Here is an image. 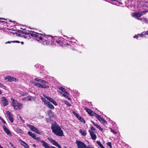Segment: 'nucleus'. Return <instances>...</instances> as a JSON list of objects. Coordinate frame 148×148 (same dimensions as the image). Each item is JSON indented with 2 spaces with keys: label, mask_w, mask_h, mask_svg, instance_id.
<instances>
[{
  "label": "nucleus",
  "mask_w": 148,
  "mask_h": 148,
  "mask_svg": "<svg viewBox=\"0 0 148 148\" xmlns=\"http://www.w3.org/2000/svg\"><path fill=\"white\" fill-rule=\"evenodd\" d=\"M111 131L112 132L113 134H116L117 132L115 131L114 130H112V129H111Z\"/></svg>",
  "instance_id": "nucleus-37"
},
{
  "label": "nucleus",
  "mask_w": 148,
  "mask_h": 148,
  "mask_svg": "<svg viewBox=\"0 0 148 148\" xmlns=\"http://www.w3.org/2000/svg\"><path fill=\"white\" fill-rule=\"evenodd\" d=\"M0 87L2 88H4V89L5 87V86L3 85V84H1L0 82Z\"/></svg>",
  "instance_id": "nucleus-34"
},
{
  "label": "nucleus",
  "mask_w": 148,
  "mask_h": 148,
  "mask_svg": "<svg viewBox=\"0 0 148 148\" xmlns=\"http://www.w3.org/2000/svg\"><path fill=\"white\" fill-rule=\"evenodd\" d=\"M7 116L10 121L12 123L14 121V119L13 118V115L10 112L7 111Z\"/></svg>",
  "instance_id": "nucleus-10"
},
{
  "label": "nucleus",
  "mask_w": 148,
  "mask_h": 148,
  "mask_svg": "<svg viewBox=\"0 0 148 148\" xmlns=\"http://www.w3.org/2000/svg\"><path fill=\"white\" fill-rule=\"evenodd\" d=\"M140 20L141 21H143L144 23H147L148 22V20L147 18H141V19H140Z\"/></svg>",
  "instance_id": "nucleus-26"
},
{
  "label": "nucleus",
  "mask_w": 148,
  "mask_h": 148,
  "mask_svg": "<svg viewBox=\"0 0 148 148\" xmlns=\"http://www.w3.org/2000/svg\"><path fill=\"white\" fill-rule=\"evenodd\" d=\"M27 126L33 132L35 129L36 128L34 126L29 125H27Z\"/></svg>",
  "instance_id": "nucleus-21"
},
{
  "label": "nucleus",
  "mask_w": 148,
  "mask_h": 148,
  "mask_svg": "<svg viewBox=\"0 0 148 148\" xmlns=\"http://www.w3.org/2000/svg\"><path fill=\"white\" fill-rule=\"evenodd\" d=\"M85 110L87 111V112L91 116H94L96 113L94 112L93 111H92L90 110L89 109L86 108H85Z\"/></svg>",
  "instance_id": "nucleus-12"
},
{
  "label": "nucleus",
  "mask_w": 148,
  "mask_h": 148,
  "mask_svg": "<svg viewBox=\"0 0 148 148\" xmlns=\"http://www.w3.org/2000/svg\"><path fill=\"white\" fill-rule=\"evenodd\" d=\"M3 19V18H0V20L1 19Z\"/></svg>",
  "instance_id": "nucleus-54"
},
{
  "label": "nucleus",
  "mask_w": 148,
  "mask_h": 148,
  "mask_svg": "<svg viewBox=\"0 0 148 148\" xmlns=\"http://www.w3.org/2000/svg\"><path fill=\"white\" fill-rule=\"evenodd\" d=\"M147 12V11H143L141 12H140V14L141 16L143 15V14H145L146 12Z\"/></svg>",
  "instance_id": "nucleus-29"
},
{
  "label": "nucleus",
  "mask_w": 148,
  "mask_h": 148,
  "mask_svg": "<svg viewBox=\"0 0 148 148\" xmlns=\"http://www.w3.org/2000/svg\"><path fill=\"white\" fill-rule=\"evenodd\" d=\"M28 134H29L30 136H32V137L34 139L35 138H36V134H34L30 132H29L28 133Z\"/></svg>",
  "instance_id": "nucleus-23"
},
{
  "label": "nucleus",
  "mask_w": 148,
  "mask_h": 148,
  "mask_svg": "<svg viewBox=\"0 0 148 148\" xmlns=\"http://www.w3.org/2000/svg\"><path fill=\"white\" fill-rule=\"evenodd\" d=\"M31 97H27L23 98V100H25L26 101H30L32 100V99H31Z\"/></svg>",
  "instance_id": "nucleus-25"
},
{
  "label": "nucleus",
  "mask_w": 148,
  "mask_h": 148,
  "mask_svg": "<svg viewBox=\"0 0 148 148\" xmlns=\"http://www.w3.org/2000/svg\"><path fill=\"white\" fill-rule=\"evenodd\" d=\"M89 131L90 133V135L91 136L93 140H96V139L97 138V137L96 135V134H95L94 132H92V131H91L90 130H89Z\"/></svg>",
  "instance_id": "nucleus-15"
},
{
  "label": "nucleus",
  "mask_w": 148,
  "mask_h": 148,
  "mask_svg": "<svg viewBox=\"0 0 148 148\" xmlns=\"http://www.w3.org/2000/svg\"><path fill=\"white\" fill-rule=\"evenodd\" d=\"M33 132H34L37 134H39V132L38 130L36 128L34 130Z\"/></svg>",
  "instance_id": "nucleus-30"
},
{
  "label": "nucleus",
  "mask_w": 148,
  "mask_h": 148,
  "mask_svg": "<svg viewBox=\"0 0 148 148\" xmlns=\"http://www.w3.org/2000/svg\"><path fill=\"white\" fill-rule=\"evenodd\" d=\"M60 93L62 94L63 96H64L65 97L67 98V99H70V98L67 95V93L65 91V92H60Z\"/></svg>",
  "instance_id": "nucleus-19"
},
{
  "label": "nucleus",
  "mask_w": 148,
  "mask_h": 148,
  "mask_svg": "<svg viewBox=\"0 0 148 148\" xmlns=\"http://www.w3.org/2000/svg\"><path fill=\"white\" fill-rule=\"evenodd\" d=\"M76 143L78 148H90L92 147L90 146H87L84 143L80 141L77 140Z\"/></svg>",
  "instance_id": "nucleus-5"
},
{
  "label": "nucleus",
  "mask_w": 148,
  "mask_h": 148,
  "mask_svg": "<svg viewBox=\"0 0 148 148\" xmlns=\"http://www.w3.org/2000/svg\"><path fill=\"white\" fill-rule=\"evenodd\" d=\"M79 132L81 134L84 136H85L86 135V132L84 130L80 129L79 130Z\"/></svg>",
  "instance_id": "nucleus-22"
},
{
  "label": "nucleus",
  "mask_w": 148,
  "mask_h": 148,
  "mask_svg": "<svg viewBox=\"0 0 148 148\" xmlns=\"http://www.w3.org/2000/svg\"><path fill=\"white\" fill-rule=\"evenodd\" d=\"M48 140L50 141L51 143L53 145L56 146L58 144V143L56 142L55 140L52 139L50 138H48Z\"/></svg>",
  "instance_id": "nucleus-16"
},
{
  "label": "nucleus",
  "mask_w": 148,
  "mask_h": 148,
  "mask_svg": "<svg viewBox=\"0 0 148 148\" xmlns=\"http://www.w3.org/2000/svg\"><path fill=\"white\" fill-rule=\"evenodd\" d=\"M97 144L100 146V147H101V148H103L104 147L103 146L101 143L100 141H97Z\"/></svg>",
  "instance_id": "nucleus-27"
},
{
  "label": "nucleus",
  "mask_w": 148,
  "mask_h": 148,
  "mask_svg": "<svg viewBox=\"0 0 148 148\" xmlns=\"http://www.w3.org/2000/svg\"><path fill=\"white\" fill-rule=\"evenodd\" d=\"M13 100L12 103V105L14 109L18 110L21 109L23 107V104L19 103L17 101L12 99Z\"/></svg>",
  "instance_id": "nucleus-2"
},
{
  "label": "nucleus",
  "mask_w": 148,
  "mask_h": 148,
  "mask_svg": "<svg viewBox=\"0 0 148 148\" xmlns=\"http://www.w3.org/2000/svg\"><path fill=\"white\" fill-rule=\"evenodd\" d=\"M19 117L20 119H21V118H22L21 116H19Z\"/></svg>",
  "instance_id": "nucleus-52"
},
{
  "label": "nucleus",
  "mask_w": 148,
  "mask_h": 148,
  "mask_svg": "<svg viewBox=\"0 0 148 148\" xmlns=\"http://www.w3.org/2000/svg\"><path fill=\"white\" fill-rule=\"evenodd\" d=\"M90 148H94L93 147H90Z\"/></svg>",
  "instance_id": "nucleus-56"
},
{
  "label": "nucleus",
  "mask_w": 148,
  "mask_h": 148,
  "mask_svg": "<svg viewBox=\"0 0 148 148\" xmlns=\"http://www.w3.org/2000/svg\"><path fill=\"white\" fill-rule=\"evenodd\" d=\"M28 34H30L32 36L36 38H37L36 40L38 41H39L38 39L41 40H42V38L40 36L38 35V34L43 35V34L38 33L37 32H35L34 31H30L29 33H28Z\"/></svg>",
  "instance_id": "nucleus-3"
},
{
  "label": "nucleus",
  "mask_w": 148,
  "mask_h": 148,
  "mask_svg": "<svg viewBox=\"0 0 148 148\" xmlns=\"http://www.w3.org/2000/svg\"><path fill=\"white\" fill-rule=\"evenodd\" d=\"M91 131H92V132L93 131H95V129L93 127H91V130H90Z\"/></svg>",
  "instance_id": "nucleus-36"
},
{
  "label": "nucleus",
  "mask_w": 148,
  "mask_h": 148,
  "mask_svg": "<svg viewBox=\"0 0 148 148\" xmlns=\"http://www.w3.org/2000/svg\"><path fill=\"white\" fill-rule=\"evenodd\" d=\"M39 80L40 79L38 80V82L36 83L34 82H33L32 83L36 86L41 88H48L49 87V86H45L42 84H41V82H39Z\"/></svg>",
  "instance_id": "nucleus-6"
},
{
  "label": "nucleus",
  "mask_w": 148,
  "mask_h": 148,
  "mask_svg": "<svg viewBox=\"0 0 148 148\" xmlns=\"http://www.w3.org/2000/svg\"><path fill=\"white\" fill-rule=\"evenodd\" d=\"M34 139L37 140L38 141H40L42 143V145L45 148H56L54 146H49L47 143L43 140L40 139L39 137H36Z\"/></svg>",
  "instance_id": "nucleus-4"
},
{
  "label": "nucleus",
  "mask_w": 148,
  "mask_h": 148,
  "mask_svg": "<svg viewBox=\"0 0 148 148\" xmlns=\"http://www.w3.org/2000/svg\"><path fill=\"white\" fill-rule=\"evenodd\" d=\"M25 147V148H29V147Z\"/></svg>",
  "instance_id": "nucleus-51"
},
{
  "label": "nucleus",
  "mask_w": 148,
  "mask_h": 148,
  "mask_svg": "<svg viewBox=\"0 0 148 148\" xmlns=\"http://www.w3.org/2000/svg\"><path fill=\"white\" fill-rule=\"evenodd\" d=\"M1 101L3 106H5L8 104V101L7 99L4 97H2Z\"/></svg>",
  "instance_id": "nucleus-9"
},
{
  "label": "nucleus",
  "mask_w": 148,
  "mask_h": 148,
  "mask_svg": "<svg viewBox=\"0 0 148 148\" xmlns=\"http://www.w3.org/2000/svg\"><path fill=\"white\" fill-rule=\"evenodd\" d=\"M2 92L1 91V90H0V95H1V94H2Z\"/></svg>",
  "instance_id": "nucleus-48"
},
{
  "label": "nucleus",
  "mask_w": 148,
  "mask_h": 148,
  "mask_svg": "<svg viewBox=\"0 0 148 148\" xmlns=\"http://www.w3.org/2000/svg\"><path fill=\"white\" fill-rule=\"evenodd\" d=\"M132 16L135 18L137 19H139V18L142 16L140 13V12L138 13H134L132 14Z\"/></svg>",
  "instance_id": "nucleus-11"
},
{
  "label": "nucleus",
  "mask_w": 148,
  "mask_h": 148,
  "mask_svg": "<svg viewBox=\"0 0 148 148\" xmlns=\"http://www.w3.org/2000/svg\"><path fill=\"white\" fill-rule=\"evenodd\" d=\"M21 44H23V42H21Z\"/></svg>",
  "instance_id": "nucleus-53"
},
{
  "label": "nucleus",
  "mask_w": 148,
  "mask_h": 148,
  "mask_svg": "<svg viewBox=\"0 0 148 148\" xmlns=\"http://www.w3.org/2000/svg\"><path fill=\"white\" fill-rule=\"evenodd\" d=\"M56 146L57 147L59 148H62L60 146V145H59L58 144Z\"/></svg>",
  "instance_id": "nucleus-42"
},
{
  "label": "nucleus",
  "mask_w": 148,
  "mask_h": 148,
  "mask_svg": "<svg viewBox=\"0 0 148 148\" xmlns=\"http://www.w3.org/2000/svg\"><path fill=\"white\" fill-rule=\"evenodd\" d=\"M2 92L1 91V90H0V95H1V94H2Z\"/></svg>",
  "instance_id": "nucleus-49"
},
{
  "label": "nucleus",
  "mask_w": 148,
  "mask_h": 148,
  "mask_svg": "<svg viewBox=\"0 0 148 148\" xmlns=\"http://www.w3.org/2000/svg\"><path fill=\"white\" fill-rule=\"evenodd\" d=\"M0 119L1 120H2V121L4 123H5V122L2 119V118L1 117H0Z\"/></svg>",
  "instance_id": "nucleus-43"
},
{
  "label": "nucleus",
  "mask_w": 148,
  "mask_h": 148,
  "mask_svg": "<svg viewBox=\"0 0 148 148\" xmlns=\"http://www.w3.org/2000/svg\"><path fill=\"white\" fill-rule=\"evenodd\" d=\"M33 145L34 147L35 146V145L34 144H33Z\"/></svg>",
  "instance_id": "nucleus-55"
},
{
  "label": "nucleus",
  "mask_w": 148,
  "mask_h": 148,
  "mask_svg": "<svg viewBox=\"0 0 148 148\" xmlns=\"http://www.w3.org/2000/svg\"><path fill=\"white\" fill-rule=\"evenodd\" d=\"M11 42H16V43H19L20 42L18 41H11Z\"/></svg>",
  "instance_id": "nucleus-40"
},
{
  "label": "nucleus",
  "mask_w": 148,
  "mask_h": 148,
  "mask_svg": "<svg viewBox=\"0 0 148 148\" xmlns=\"http://www.w3.org/2000/svg\"><path fill=\"white\" fill-rule=\"evenodd\" d=\"M92 123L96 126L97 127V126L98 125L97 124L95 123L94 121H92Z\"/></svg>",
  "instance_id": "nucleus-38"
},
{
  "label": "nucleus",
  "mask_w": 148,
  "mask_h": 148,
  "mask_svg": "<svg viewBox=\"0 0 148 148\" xmlns=\"http://www.w3.org/2000/svg\"><path fill=\"white\" fill-rule=\"evenodd\" d=\"M97 127L99 130H101V131H102L103 129L99 125H98L97 126Z\"/></svg>",
  "instance_id": "nucleus-35"
},
{
  "label": "nucleus",
  "mask_w": 148,
  "mask_h": 148,
  "mask_svg": "<svg viewBox=\"0 0 148 148\" xmlns=\"http://www.w3.org/2000/svg\"><path fill=\"white\" fill-rule=\"evenodd\" d=\"M3 127L4 131H5L7 135L8 136H11V134L10 131L4 125H3Z\"/></svg>",
  "instance_id": "nucleus-13"
},
{
  "label": "nucleus",
  "mask_w": 148,
  "mask_h": 148,
  "mask_svg": "<svg viewBox=\"0 0 148 148\" xmlns=\"http://www.w3.org/2000/svg\"><path fill=\"white\" fill-rule=\"evenodd\" d=\"M10 42H11H11H10L9 41H8V42H6V43H10Z\"/></svg>",
  "instance_id": "nucleus-47"
},
{
  "label": "nucleus",
  "mask_w": 148,
  "mask_h": 148,
  "mask_svg": "<svg viewBox=\"0 0 148 148\" xmlns=\"http://www.w3.org/2000/svg\"><path fill=\"white\" fill-rule=\"evenodd\" d=\"M46 121L47 122L49 123L50 122V120L49 118H46Z\"/></svg>",
  "instance_id": "nucleus-39"
},
{
  "label": "nucleus",
  "mask_w": 148,
  "mask_h": 148,
  "mask_svg": "<svg viewBox=\"0 0 148 148\" xmlns=\"http://www.w3.org/2000/svg\"><path fill=\"white\" fill-rule=\"evenodd\" d=\"M38 79H38L36 78V79H35L34 80V81H37L38 82Z\"/></svg>",
  "instance_id": "nucleus-45"
},
{
  "label": "nucleus",
  "mask_w": 148,
  "mask_h": 148,
  "mask_svg": "<svg viewBox=\"0 0 148 148\" xmlns=\"http://www.w3.org/2000/svg\"><path fill=\"white\" fill-rule=\"evenodd\" d=\"M39 82H41V84H42L43 85H45V86H49L48 84V83L47 82L45 81L44 80H42L41 79H40L39 80Z\"/></svg>",
  "instance_id": "nucleus-20"
},
{
  "label": "nucleus",
  "mask_w": 148,
  "mask_h": 148,
  "mask_svg": "<svg viewBox=\"0 0 148 148\" xmlns=\"http://www.w3.org/2000/svg\"><path fill=\"white\" fill-rule=\"evenodd\" d=\"M25 33V34H26V33Z\"/></svg>",
  "instance_id": "nucleus-57"
},
{
  "label": "nucleus",
  "mask_w": 148,
  "mask_h": 148,
  "mask_svg": "<svg viewBox=\"0 0 148 148\" xmlns=\"http://www.w3.org/2000/svg\"><path fill=\"white\" fill-rule=\"evenodd\" d=\"M45 97H41V99L42 101L44 102V103L45 104V105H47L49 103V101H48V99H47L48 97H49L45 96H44Z\"/></svg>",
  "instance_id": "nucleus-14"
},
{
  "label": "nucleus",
  "mask_w": 148,
  "mask_h": 148,
  "mask_svg": "<svg viewBox=\"0 0 148 148\" xmlns=\"http://www.w3.org/2000/svg\"><path fill=\"white\" fill-rule=\"evenodd\" d=\"M74 114H75V116L77 117V118L78 117V116H78V114L77 113H75V112H74Z\"/></svg>",
  "instance_id": "nucleus-41"
},
{
  "label": "nucleus",
  "mask_w": 148,
  "mask_h": 148,
  "mask_svg": "<svg viewBox=\"0 0 148 148\" xmlns=\"http://www.w3.org/2000/svg\"><path fill=\"white\" fill-rule=\"evenodd\" d=\"M94 116L99 121H100L102 123L104 124L107 123L106 121L103 118H102L101 116H99L98 115L96 114Z\"/></svg>",
  "instance_id": "nucleus-8"
},
{
  "label": "nucleus",
  "mask_w": 148,
  "mask_h": 148,
  "mask_svg": "<svg viewBox=\"0 0 148 148\" xmlns=\"http://www.w3.org/2000/svg\"><path fill=\"white\" fill-rule=\"evenodd\" d=\"M46 106L49 108L53 109L54 108V106L51 104L49 102Z\"/></svg>",
  "instance_id": "nucleus-24"
},
{
  "label": "nucleus",
  "mask_w": 148,
  "mask_h": 148,
  "mask_svg": "<svg viewBox=\"0 0 148 148\" xmlns=\"http://www.w3.org/2000/svg\"><path fill=\"white\" fill-rule=\"evenodd\" d=\"M103 148H105V147H104Z\"/></svg>",
  "instance_id": "nucleus-58"
},
{
  "label": "nucleus",
  "mask_w": 148,
  "mask_h": 148,
  "mask_svg": "<svg viewBox=\"0 0 148 148\" xmlns=\"http://www.w3.org/2000/svg\"><path fill=\"white\" fill-rule=\"evenodd\" d=\"M47 98V99H48L49 101L51 102L54 105L57 106V105L56 102L53 99L50 97H48Z\"/></svg>",
  "instance_id": "nucleus-17"
},
{
  "label": "nucleus",
  "mask_w": 148,
  "mask_h": 148,
  "mask_svg": "<svg viewBox=\"0 0 148 148\" xmlns=\"http://www.w3.org/2000/svg\"><path fill=\"white\" fill-rule=\"evenodd\" d=\"M20 120L23 123H24V121L23 120V119L22 118H21V119H20Z\"/></svg>",
  "instance_id": "nucleus-44"
},
{
  "label": "nucleus",
  "mask_w": 148,
  "mask_h": 148,
  "mask_svg": "<svg viewBox=\"0 0 148 148\" xmlns=\"http://www.w3.org/2000/svg\"><path fill=\"white\" fill-rule=\"evenodd\" d=\"M59 90H61L62 91V92H64L65 91V88L62 87L59 88Z\"/></svg>",
  "instance_id": "nucleus-32"
},
{
  "label": "nucleus",
  "mask_w": 148,
  "mask_h": 148,
  "mask_svg": "<svg viewBox=\"0 0 148 148\" xmlns=\"http://www.w3.org/2000/svg\"><path fill=\"white\" fill-rule=\"evenodd\" d=\"M51 128L52 130V132L56 135L60 136H63L62 131L56 123L52 124Z\"/></svg>",
  "instance_id": "nucleus-1"
},
{
  "label": "nucleus",
  "mask_w": 148,
  "mask_h": 148,
  "mask_svg": "<svg viewBox=\"0 0 148 148\" xmlns=\"http://www.w3.org/2000/svg\"><path fill=\"white\" fill-rule=\"evenodd\" d=\"M0 148H3L0 145Z\"/></svg>",
  "instance_id": "nucleus-50"
},
{
  "label": "nucleus",
  "mask_w": 148,
  "mask_h": 148,
  "mask_svg": "<svg viewBox=\"0 0 148 148\" xmlns=\"http://www.w3.org/2000/svg\"><path fill=\"white\" fill-rule=\"evenodd\" d=\"M107 145L109 146L110 148L112 147V146L111 145V143L108 142L107 143Z\"/></svg>",
  "instance_id": "nucleus-33"
},
{
  "label": "nucleus",
  "mask_w": 148,
  "mask_h": 148,
  "mask_svg": "<svg viewBox=\"0 0 148 148\" xmlns=\"http://www.w3.org/2000/svg\"><path fill=\"white\" fill-rule=\"evenodd\" d=\"M5 80H7V81L9 82H15L17 81V80L16 78L8 76L5 77L4 78Z\"/></svg>",
  "instance_id": "nucleus-7"
},
{
  "label": "nucleus",
  "mask_w": 148,
  "mask_h": 148,
  "mask_svg": "<svg viewBox=\"0 0 148 148\" xmlns=\"http://www.w3.org/2000/svg\"><path fill=\"white\" fill-rule=\"evenodd\" d=\"M114 2L112 3L113 4H115L118 6H120L122 4L121 2H120L119 1H113Z\"/></svg>",
  "instance_id": "nucleus-18"
},
{
  "label": "nucleus",
  "mask_w": 148,
  "mask_h": 148,
  "mask_svg": "<svg viewBox=\"0 0 148 148\" xmlns=\"http://www.w3.org/2000/svg\"><path fill=\"white\" fill-rule=\"evenodd\" d=\"M78 119L80 120L82 122H84L85 123V121L80 116H78Z\"/></svg>",
  "instance_id": "nucleus-28"
},
{
  "label": "nucleus",
  "mask_w": 148,
  "mask_h": 148,
  "mask_svg": "<svg viewBox=\"0 0 148 148\" xmlns=\"http://www.w3.org/2000/svg\"><path fill=\"white\" fill-rule=\"evenodd\" d=\"M47 113L50 116H52V112L50 110H48L47 111Z\"/></svg>",
  "instance_id": "nucleus-31"
},
{
  "label": "nucleus",
  "mask_w": 148,
  "mask_h": 148,
  "mask_svg": "<svg viewBox=\"0 0 148 148\" xmlns=\"http://www.w3.org/2000/svg\"><path fill=\"white\" fill-rule=\"evenodd\" d=\"M23 143L25 145H27L28 146V145L25 142H23Z\"/></svg>",
  "instance_id": "nucleus-46"
}]
</instances>
